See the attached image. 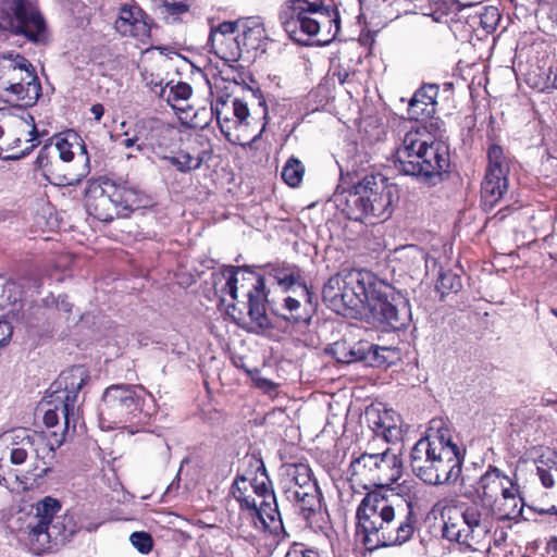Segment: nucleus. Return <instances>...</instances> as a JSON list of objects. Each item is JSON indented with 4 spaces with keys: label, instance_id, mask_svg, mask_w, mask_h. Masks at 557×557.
<instances>
[{
    "label": "nucleus",
    "instance_id": "nucleus-1",
    "mask_svg": "<svg viewBox=\"0 0 557 557\" xmlns=\"http://www.w3.org/2000/svg\"><path fill=\"white\" fill-rule=\"evenodd\" d=\"M324 301L336 310L347 309L371 317L394 330L407 325L406 299L394 286L363 269H346L331 276L322 289Z\"/></svg>",
    "mask_w": 557,
    "mask_h": 557
},
{
    "label": "nucleus",
    "instance_id": "nucleus-2",
    "mask_svg": "<svg viewBox=\"0 0 557 557\" xmlns=\"http://www.w3.org/2000/svg\"><path fill=\"white\" fill-rule=\"evenodd\" d=\"M417 523L413 498L394 490L369 491L356 509V534L369 550L409 542Z\"/></svg>",
    "mask_w": 557,
    "mask_h": 557
},
{
    "label": "nucleus",
    "instance_id": "nucleus-3",
    "mask_svg": "<svg viewBox=\"0 0 557 557\" xmlns=\"http://www.w3.org/2000/svg\"><path fill=\"white\" fill-rule=\"evenodd\" d=\"M5 455L15 466L29 461L25 471L9 476L0 473V485L10 492L21 493L35 490L44 483L45 476L51 470L45 458L53 456V448L41 434L18 428L0 435V459Z\"/></svg>",
    "mask_w": 557,
    "mask_h": 557
},
{
    "label": "nucleus",
    "instance_id": "nucleus-4",
    "mask_svg": "<svg viewBox=\"0 0 557 557\" xmlns=\"http://www.w3.org/2000/svg\"><path fill=\"white\" fill-rule=\"evenodd\" d=\"M394 163L403 174L435 185L449 168L448 147L437 141L425 126L414 124L399 137Z\"/></svg>",
    "mask_w": 557,
    "mask_h": 557
},
{
    "label": "nucleus",
    "instance_id": "nucleus-5",
    "mask_svg": "<svg viewBox=\"0 0 557 557\" xmlns=\"http://www.w3.org/2000/svg\"><path fill=\"white\" fill-rule=\"evenodd\" d=\"M35 171L57 186L79 184L90 171L83 139L73 132L52 137L38 151Z\"/></svg>",
    "mask_w": 557,
    "mask_h": 557
},
{
    "label": "nucleus",
    "instance_id": "nucleus-6",
    "mask_svg": "<svg viewBox=\"0 0 557 557\" xmlns=\"http://www.w3.org/2000/svg\"><path fill=\"white\" fill-rule=\"evenodd\" d=\"M397 188L382 174L366 175L336 197L337 207L350 220L374 224L393 213Z\"/></svg>",
    "mask_w": 557,
    "mask_h": 557
},
{
    "label": "nucleus",
    "instance_id": "nucleus-7",
    "mask_svg": "<svg viewBox=\"0 0 557 557\" xmlns=\"http://www.w3.org/2000/svg\"><path fill=\"white\" fill-rule=\"evenodd\" d=\"M60 510V502L47 496L36 504L34 515L25 516L18 527V536L34 554L39 555L65 543L76 532L73 517L58 516Z\"/></svg>",
    "mask_w": 557,
    "mask_h": 557
},
{
    "label": "nucleus",
    "instance_id": "nucleus-8",
    "mask_svg": "<svg viewBox=\"0 0 557 557\" xmlns=\"http://www.w3.org/2000/svg\"><path fill=\"white\" fill-rule=\"evenodd\" d=\"M154 411L153 397L143 385L115 384L106 388L100 405L101 428L146 424Z\"/></svg>",
    "mask_w": 557,
    "mask_h": 557
},
{
    "label": "nucleus",
    "instance_id": "nucleus-9",
    "mask_svg": "<svg viewBox=\"0 0 557 557\" xmlns=\"http://www.w3.org/2000/svg\"><path fill=\"white\" fill-rule=\"evenodd\" d=\"M280 21L288 37L304 46L310 45L311 38L323 28L332 37L341 29L337 9L322 1L293 0L281 11Z\"/></svg>",
    "mask_w": 557,
    "mask_h": 557
},
{
    "label": "nucleus",
    "instance_id": "nucleus-10",
    "mask_svg": "<svg viewBox=\"0 0 557 557\" xmlns=\"http://www.w3.org/2000/svg\"><path fill=\"white\" fill-rule=\"evenodd\" d=\"M472 488L480 508L494 520H515L522 515L524 504L517 481L497 467L490 466Z\"/></svg>",
    "mask_w": 557,
    "mask_h": 557
},
{
    "label": "nucleus",
    "instance_id": "nucleus-11",
    "mask_svg": "<svg viewBox=\"0 0 557 557\" xmlns=\"http://www.w3.org/2000/svg\"><path fill=\"white\" fill-rule=\"evenodd\" d=\"M249 469L255 471L253 476L249 479L255 496L246 495V524H252L256 528L257 534L252 536L258 540V544H262L268 531L283 529V524H281L272 483L262 459L252 455Z\"/></svg>",
    "mask_w": 557,
    "mask_h": 557
},
{
    "label": "nucleus",
    "instance_id": "nucleus-12",
    "mask_svg": "<svg viewBox=\"0 0 557 557\" xmlns=\"http://www.w3.org/2000/svg\"><path fill=\"white\" fill-rule=\"evenodd\" d=\"M139 203V193L128 182L99 177L87 183L86 210L101 222H111L115 218L127 215Z\"/></svg>",
    "mask_w": 557,
    "mask_h": 557
},
{
    "label": "nucleus",
    "instance_id": "nucleus-13",
    "mask_svg": "<svg viewBox=\"0 0 557 557\" xmlns=\"http://www.w3.org/2000/svg\"><path fill=\"white\" fill-rule=\"evenodd\" d=\"M89 374L83 366L73 367L62 372L59 379L51 384L49 395L45 403L50 408L46 409L44 423L47 428L58 424L60 417L64 420V432L70 429L75 431L78 421V396L83 386L88 382Z\"/></svg>",
    "mask_w": 557,
    "mask_h": 557
},
{
    "label": "nucleus",
    "instance_id": "nucleus-14",
    "mask_svg": "<svg viewBox=\"0 0 557 557\" xmlns=\"http://www.w3.org/2000/svg\"><path fill=\"white\" fill-rule=\"evenodd\" d=\"M494 527V519L478 503L448 510L443 525V537L455 542L461 553L479 550Z\"/></svg>",
    "mask_w": 557,
    "mask_h": 557
},
{
    "label": "nucleus",
    "instance_id": "nucleus-15",
    "mask_svg": "<svg viewBox=\"0 0 557 557\" xmlns=\"http://www.w3.org/2000/svg\"><path fill=\"white\" fill-rule=\"evenodd\" d=\"M349 472L351 481L366 490H392L404 473L403 456L391 447L377 453L363 451L350 461Z\"/></svg>",
    "mask_w": 557,
    "mask_h": 557
},
{
    "label": "nucleus",
    "instance_id": "nucleus-16",
    "mask_svg": "<svg viewBox=\"0 0 557 557\" xmlns=\"http://www.w3.org/2000/svg\"><path fill=\"white\" fill-rule=\"evenodd\" d=\"M0 61L8 76L1 83L0 97L18 107L34 106L41 95V85L33 64L25 57L13 52L1 54Z\"/></svg>",
    "mask_w": 557,
    "mask_h": 557
},
{
    "label": "nucleus",
    "instance_id": "nucleus-17",
    "mask_svg": "<svg viewBox=\"0 0 557 557\" xmlns=\"http://www.w3.org/2000/svg\"><path fill=\"white\" fill-rule=\"evenodd\" d=\"M281 485L286 498L298 506L304 519L310 521L321 512V492L308 465H285L282 471Z\"/></svg>",
    "mask_w": 557,
    "mask_h": 557
},
{
    "label": "nucleus",
    "instance_id": "nucleus-18",
    "mask_svg": "<svg viewBox=\"0 0 557 557\" xmlns=\"http://www.w3.org/2000/svg\"><path fill=\"white\" fill-rule=\"evenodd\" d=\"M0 30L22 35L34 44L48 41V30L41 13L23 0L0 1Z\"/></svg>",
    "mask_w": 557,
    "mask_h": 557
},
{
    "label": "nucleus",
    "instance_id": "nucleus-19",
    "mask_svg": "<svg viewBox=\"0 0 557 557\" xmlns=\"http://www.w3.org/2000/svg\"><path fill=\"white\" fill-rule=\"evenodd\" d=\"M453 438L451 430L443 419H432L425 436L411 448L410 467L420 480Z\"/></svg>",
    "mask_w": 557,
    "mask_h": 557
},
{
    "label": "nucleus",
    "instance_id": "nucleus-20",
    "mask_svg": "<svg viewBox=\"0 0 557 557\" xmlns=\"http://www.w3.org/2000/svg\"><path fill=\"white\" fill-rule=\"evenodd\" d=\"M487 159L488 165L482 182V200L484 206L493 208L508 188L509 162L498 145L490 146Z\"/></svg>",
    "mask_w": 557,
    "mask_h": 557
},
{
    "label": "nucleus",
    "instance_id": "nucleus-21",
    "mask_svg": "<svg viewBox=\"0 0 557 557\" xmlns=\"http://www.w3.org/2000/svg\"><path fill=\"white\" fill-rule=\"evenodd\" d=\"M246 284L251 285V289L248 292L250 322L246 324V331L262 334L271 326L270 319L265 313L269 293L265 288L264 277L246 265Z\"/></svg>",
    "mask_w": 557,
    "mask_h": 557
},
{
    "label": "nucleus",
    "instance_id": "nucleus-22",
    "mask_svg": "<svg viewBox=\"0 0 557 557\" xmlns=\"http://www.w3.org/2000/svg\"><path fill=\"white\" fill-rule=\"evenodd\" d=\"M461 467L460 450L451 438L421 480L430 485L451 484L459 479Z\"/></svg>",
    "mask_w": 557,
    "mask_h": 557
},
{
    "label": "nucleus",
    "instance_id": "nucleus-23",
    "mask_svg": "<svg viewBox=\"0 0 557 557\" xmlns=\"http://www.w3.org/2000/svg\"><path fill=\"white\" fill-rule=\"evenodd\" d=\"M114 27L122 36H131L146 44L150 37V26L146 14L138 5H123L119 11Z\"/></svg>",
    "mask_w": 557,
    "mask_h": 557
},
{
    "label": "nucleus",
    "instance_id": "nucleus-24",
    "mask_svg": "<svg viewBox=\"0 0 557 557\" xmlns=\"http://www.w3.org/2000/svg\"><path fill=\"white\" fill-rule=\"evenodd\" d=\"M133 132H136L140 139V144H137V151H143L147 146H162L166 135L173 129L163 121L149 117L138 121Z\"/></svg>",
    "mask_w": 557,
    "mask_h": 557
},
{
    "label": "nucleus",
    "instance_id": "nucleus-25",
    "mask_svg": "<svg viewBox=\"0 0 557 557\" xmlns=\"http://www.w3.org/2000/svg\"><path fill=\"white\" fill-rule=\"evenodd\" d=\"M458 11L462 13L461 16L467 18L471 27L480 26L488 34L496 29L500 21L499 11L493 5L480 7L474 3L458 4Z\"/></svg>",
    "mask_w": 557,
    "mask_h": 557
},
{
    "label": "nucleus",
    "instance_id": "nucleus-26",
    "mask_svg": "<svg viewBox=\"0 0 557 557\" xmlns=\"http://www.w3.org/2000/svg\"><path fill=\"white\" fill-rule=\"evenodd\" d=\"M438 86L435 84L423 85L412 96L408 104V113L411 119L419 121L431 117L435 113Z\"/></svg>",
    "mask_w": 557,
    "mask_h": 557
},
{
    "label": "nucleus",
    "instance_id": "nucleus-27",
    "mask_svg": "<svg viewBox=\"0 0 557 557\" xmlns=\"http://www.w3.org/2000/svg\"><path fill=\"white\" fill-rule=\"evenodd\" d=\"M216 119L220 131L225 138L233 145L243 146L244 101L237 98L234 99L231 116L228 114L222 115L218 111Z\"/></svg>",
    "mask_w": 557,
    "mask_h": 557
},
{
    "label": "nucleus",
    "instance_id": "nucleus-28",
    "mask_svg": "<svg viewBox=\"0 0 557 557\" xmlns=\"http://www.w3.org/2000/svg\"><path fill=\"white\" fill-rule=\"evenodd\" d=\"M11 120V124L15 126V128L21 133V135L13 140L12 146L10 148L11 150L20 148L22 147V144H24V147L21 150L8 156V158L18 159L29 153V151L33 150L39 144L38 132L35 124H29L24 119L14 117Z\"/></svg>",
    "mask_w": 557,
    "mask_h": 557
},
{
    "label": "nucleus",
    "instance_id": "nucleus-29",
    "mask_svg": "<svg viewBox=\"0 0 557 557\" xmlns=\"http://www.w3.org/2000/svg\"><path fill=\"white\" fill-rule=\"evenodd\" d=\"M156 86H160L159 96L165 100L173 109L184 111L188 104V100L191 97V86L185 82H170L165 86H161L154 83Z\"/></svg>",
    "mask_w": 557,
    "mask_h": 557
},
{
    "label": "nucleus",
    "instance_id": "nucleus-30",
    "mask_svg": "<svg viewBox=\"0 0 557 557\" xmlns=\"http://www.w3.org/2000/svg\"><path fill=\"white\" fill-rule=\"evenodd\" d=\"M268 36L263 22L258 16L246 17V50L255 51L253 58L265 52Z\"/></svg>",
    "mask_w": 557,
    "mask_h": 557
},
{
    "label": "nucleus",
    "instance_id": "nucleus-31",
    "mask_svg": "<svg viewBox=\"0 0 557 557\" xmlns=\"http://www.w3.org/2000/svg\"><path fill=\"white\" fill-rule=\"evenodd\" d=\"M236 28V23L233 22H223L221 23L216 29H211L209 36V42L214 46V42L218 36L221 37L220 44L221 46L231 47L228 52H224L223 58L228 61H236L242 57V48L238 41L235 38H228V35H233Z\"/></svg>",
    "mask_w": 557,
    "mask_h": 557
},
{
    "label": "nucleus",
    "instance_id": "nucleus-32",
    "mask_svg": "<svg viewBox=\"0 0 557 557\" xmlns=\"http://www.w3.org/2000/svg\"><path fill=\"white\" fill-rule=\"evenodd\" d=\"M369 348H371L369 342H358L349 345L346 341H341L333 344L332 352L338 362L350 363L361 360L364 351Z\"/></svg>",
    "mask_w": 557,
    "mask_h": 557
},
{
    "label": "nucleus",
    "instance_id": "nucleus-33",
    "mask_svg": "<svg viewBox=\"0 0 557 557\" xmlns=\"http://www.w3.org/2000/svg\"><path fill=\"white\" fill-rule=\"evenodd\" d=\"M273 277L276 283L285 290L290 289L295 285H299L301 294L310 301V293L305 284H300L299 269L294 265L277 268L273 270Z\"/></svg>",
    "mask_w": 557,
    "mask_h": 557
},
{
    "label": "nucleus",
    "instance_id": "nucleus-34",
    "mask_svg": "<svg viewBox=\"0 0 557 557\" xmlns=\"http://www.w3.org/2000/svg\"><path fill=\"white\" fill-rule=\"evenodd\" d=\"M163 159L183 173L199 169L203 162L201 152H190L184 149H181L176 156H166Z\"/></svg>",
    "mask_w": 557,
    "mask_h": 557
},
{
    "label": "nucleus",
    "instance_id": "nucleus-35",
    "mask_svg": "<svg viewBox=\"0 0 557 557\" xmlns=\"http://www.w3.org/2000/svg\"><path fill=\"white\" fill-rule=\"evenodd\" d=\"M305 173V166L295 158H290L282 170V178L290 187L298 186Z\"/></svg>",
    "mask_w": 557,
    "mask_h": 557
},
{
    "label": "nucleus",
    "instance_id": "nucleus-36",
    "mask_svg": "<svg viewBox=\"0 0 557 557\" xmlns=\"http://www.w3.org/2000/svg\"><path fill=\"white\" fill-rule=\"evenodd\" d=\"M550 454H556L555 451H548L546 456V461L544 460V455L537 460V475L545 487H552L554 485L555 478L557 476V472L555 471V465L549 459Z\"/></svg>",
    "mask_w": 557,
    "mask_h": 557
},
{
    "label": "nucleus",
    "instance_id": "nucleus-37",
    "mask_svg": "<svg viewBox=\"0 0 557 557\" xmlns=\"http://www.w3.org/2000/svg\"><path fill=\"white\" fill-rule=\"evenodd\" d=\"M132 545L144 555L149 554L153 547L152 536L145 531H136L129 535Z\"/></svg>",
    "mask_w": 557,
    "mask_h": 557
},
{
    "label": "nucleus",
    "instance_id": "nucleus-38",
    "mask_svg": "<svg viewBox=\"0 0 557 557\" xmlns=\"http://www.w3.org/2000/svg\"><path fill=\"white\" fill-rule=\"evenodd\" d=\"M386 352H391V349L371 344V348L364 351V356L361 360H364L371 366L381 367L388 363L387 357L385 356Z\"/></svg>",
    "mask_w": 557,
    "mask_h": 557
},
{
    "label": "nucleus",
    "instance_id": "nucleus-39",
    "mask_svg": "<svg viewBox=\"0 0 557 557\" xmlns=\"http://www.w3.org/2000/svg\"><path fill=\"white\" fill-rule=\"evenodd\" d=\"M246 90H249L251 92V100L250 104L253 109L255 114L265 120L268 117V107L265 99L259 88L250 87L246 84Z\"/></svg>",
    "mask_w": 557,
    "mask_h": 557
},
{
    "label": "nucleus",
    "instance_id": "nucleus-40",
    "mask_svg": "<svg viewBox=\"0 0 557 557\" xmlns=\"http://www.w3.org/2000/svg\"><path fill=\"white\" fill-rule=\"evenodd\" d=\"M438 288H442L443 292H455L457 293L461 288V280L458 275L454 273H442L437 281Z\"/></svg>",
    "mask_w": 557,
    "mask_h": 557
},
{
    "label": "nucleus",
    "instance_id": "nucleus-41",
    "mask_svg": "<svg viewBox=\"0 0 557 557\" xmlns=\"http://www.w3.org/2000/svg\"><path fill=\"white\" fill-rule=\"evenodd\" d=\"M223 277L225 278V285L222 288L224 294L231 296L233 300L237 298V278H236V269L230 268L223 272Z\"/></svg>",
    "mask_w": 557,
    "mask_h": 557
},
{
    "label": "nucleus",
    "instance_id": "nucleus-42",
    "mask_svg": "<svg viewBox=\"0 0 557 557\" xmlns=\"http://www.w3.org/2000/svg\"><path fill=\"white\" fill-rule=\"evenodd\" d=\"M285 557H320V554L314 549L306 548L304 544L294 543Z\"/></svg>",
    "mask_w": 557,
    "mask_h": 557
},
{
    "label": "nucleus",
    "instance_id": "nucleus-43",
    "mask_svg": "<svg viewBox=\"0 0 557 557\" xmlns=\"http://www.w3.org/2000/svg\"><path fill=\"white\" fill-rule=\"evenodd\" d=\"M162 7L165 12L170 15H182L189 10V5L185 2H169L163 1Z\"/></svg>",
    "mask_w": 557,
    "mask_h": 557
},
{
    "label": "nucleus",
    "instance_id": "nucleus-44",
    "mask_svg": "<svg viewBox=\"0 0 557 557\" xmlns=\"http://www.w3.org/2000/svg\"><path fill=\"white\" fill-rule=\"evenodd\" d=\"M377 421H373V424L375 426V432L380 433L384 436L385 440H389L394 437L397 433L396 426L393 425H386L385 422L382 421L381 417L377 416Z\"/></svg>",
    "mask_w": 557,
    "mask_h": 557
},
{
    "label": "nucleus",
    "instance_id": "nucleus-45",
    "mask_svg": "<svg viewBox=\"0 0 557 557\" xmlns=\"http://www.w3.org/2000/svg\"><path fill=\"white\" fill-rule=\"evenodd\" d=\"M284 307L290 312V317L288 319H292L295 322H298L301 320L300 315L294 313L300 307V302L298 299H296L294 297H286L284 300Z\"/></svg>",
    "mask_w": 557,
    "mask_h": 557
},
{
    "label": "nucleus",
    "instance_id": "nucleus-46",
    "mask_svg": "<svg viewBox=\"0 0 557 557\" xmlns=\"http://www.w3.org/2000/svg\"><path fill=\"white\" fill-rule=\"evenodd\" d=\"M13 327L8 321H0V347L5 346L12 336Z\"/></svg>",
    "mask_w": 557,
    "mask_h": 557
},
{
    "label": "nucleus",
    "instance_id": "nucleus-47",
    "mask_svg": "<svg viewBox=\"0 0 557 557\" xmlns=\"http://www.w3.org/2000/svg\"><path fill=\"white\" fill-rule=\"evenodd\" d=\"M244 482V474H237L234 483H233V495L235 499L239 503L240 508L244 507V492L240 488V483Z\"/></svg>",
    "mask_w": 557,
    "mask_h": 557
},
{
    "label": "nucleus",
    "instance_id": "nucleus-48",
    "mask_svg": "<svg viewBox=\"0 0 557 557\" xmlns=\"http://www.w3.org/2000/svg\"><path fill=\"white\" fill-rule=\"evenodd\" d=\"M253 382H255L256 387H258L267 393H271L272 391L275 389V384L268 379L253 377Z\"/></svg>",
    "mask_w": 557,
    "mask_h": 557
},
{
    "label": "nucleus",
    "instance_id": "nucleus-49",
    "mask_svg": "<svg viewBox=\"0 0 557 557\" xmlns=\"http://www.w3.org/2000/svg\"><path fill=\"white\" fill-rule=\"evenodd\" d=\"M137 144H140V139H139L138 134L136 132H134L133 137L125 138L121 143V145L124 146L125 148H131V147H136L137 148Z\"/></svg>",
    "mask_w": 557,
    "mask_h": 557
},
{
    "label": "nucleus",
    "instance_id": "nucleus-50",
    "mask_svg": "<svg viewBox=\"0 0 557 557\" xmlns=\"http://www.w3.org/2000/svg\"><path fill=\"white\" fill-rule=\"evenodd\" d=\"M178 486H180V472L177 473L176 478L171 482V484L168 486V488L164 493V497H169L172 494H174L178 490Z\"/></svg>",
    "mask_w": 557,
    "mask_h": 557
},
{
    "label": "nucleus",
    "instance_id": "nucleus-51",
    "mask_svg": "<svg viewBox=\"0 0 557 557\" xmlns=\"http://www.w3.org/2000/svg\"><path fill=\"white\" fill-rule=\"evenodd\" d=\"M548 5L547 15L549 20L557 24V0H552Z\"/></svg>",
    "mask_w": 557,
    "mask_h": 557
},
{
    "label": "nucleus",
    "instance_id": "nucleus-52",
    "mask_svg": "<svg viewBox=\"0 0 557 557\" xmlns=\"http://www.w3.org/2000/svg\"><path fill=\"white\" fill-rule=\"evenodd\" d=\"M90 110H91V113L94 114L95 120L99 122L104 113L103 106L100 103H96L91 107Z\"/></svg>",
    "mask_w": 557,
    "mask_h": 557
},
{
    "label": "nucleus",
    "instance_id": "nucleus-53",
    "mask_svg": "<svg viewBox=\"0 0 557 557\" xmlns=\"http://www.w3.org/2000/svg\"><path fill=\"white\" fill-rule=\"evenodd\" d=\"M549 459L553 461V463L556 466L555 471L557 472V454H550ZM546 513L550 515H557V506L553 505L549 508L543 510Z\"/></svg>",
    "mask_w": 557,
    "mask_h": 557
},
{
    "label": "nucleus",
    "instance_id": "nucleus-54",
    "mask_svg": "<svg viewBox=\"0 0 557 557\" xmlns=\"http://www.w3.org/2000/svg\"><path fill=\"white\" fill-rule=\"evenodd\" d=\"M235 311H236V307L234 305H228L227 306V309H226V312L227 314L237 323L239 324V320L240 318L239 317H236L235 314Z\"/></svg>",
    "mask_w": 557,
    "mask_h": 557
},
{
    "label": "nucleus",
    "instance_id": "nucleus-55",
    "mask_svg": "<svg viewBox=\"0 0 557 557\" xmlns=\"http://www.w3.org/2000/svg\"><path fill=\"white\" fill-rule=\"evenodd\" d=\"M232 360L236 368H239V369L244 368V358L243 357H240V356L233 357Z\"/></svg>",
    "mask_w": 557,
    "mask_h": 557
},
{
    "label": "nucleus",
    "instance_id": "nucleus-56",
    "mask_svg": "<svg viewBox=\"0 0 557 557\" xmlns=\"http://www.w3.org/2000/svg\"><path fill=\"white\" fill-rule=\"evenodd\" d=\"M60 308H61V309H63V310H65V311H67V312H69V311H71V306H70V304H69L67 301H65V300H62V301H61V304H60Z\"/></svg>",
    "mask_w": 557,
    "mask_h": 557
},
{
    "label": "nucleus",
    "instance_id": "nucleus-57",
    "mask_svg": "<svg viewBox=\"0 0 557 557\" xmlns=\"http://www.w3.org/2000/svg\"><path fill=\"white\" fill-rule=\"evenodd\" d=\"M14 287H15V283H13V282H9L5 285V288H8L9 290L13 289Z\"/></svg>",
    "mask_w": 557,
    "mask_h": 557
},
{
    "label": "nucleus",
    "instance_id": "nucleus-58",
    "mask_svg": "<svg viewBox=\"0 0 557 557\" xmlns=\"http://www.w3.org/2000/svg\"><path fill=\"white\" fill-rule=\"evenodd\" d=\"M245 116L246 119L249 116V110H248V107L246 106V113H245Z\"/></svg>",
    "mask_w": 557,
    "mask_h": 557
},
{
    "label": "nucleus",
    "instance_id": "nucleus-59",
    "mask_svg": "<svg viewBox=\"0 0 557 557\" xmlns=\"http://www.w3.org/2000/svg\"><path fill=\"white\" fill-rule=\"evenodd\" d=\"M552 313L557 318V309H552Z\"/></svg>",
    "mask_w": 557,
    "mask_h": 557
}]
</instances>
